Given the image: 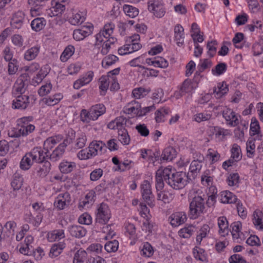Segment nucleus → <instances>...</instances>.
Listing matches in <instances>:
<instances>
[{
  "label": "nucleus",
  "instance_id": "44",
  "mask_svg": "<svg viewBox=\"0 0 263 263\" xmlns=\"http://www.w3.org/2000/svg\"><path fill=\"white\" fill-rule=\"evenodd\" d=\"M163 7V2L162 0H149L148 2V9L149 11H152L155 9Z\"/></svg>",
  "mask_w": 263,
  "mask_h": 263
},
{
  "label": "nucleus",
  "instance_id": "63",
  "mask_svg": "<svg viewBox=\"0 0 263 263\" xmlns=\"http://www.w3.org/2000/svg\"><path fill=\"white\" fill-rule=\"evenodd\" d=\"M246 243L251 246H259L260 245V240L256 235L251 236L249 237L247 239Z\"/></svg>",
  "mask_w": 263,
  "mask_h": 263
},
{
  "label": "nucleus",
  "instance_id": "24",
  "mask_svg": "<svg viewBox=\"0 0 263 263\" xmlns=\"http://www.w3.org/2000/svg\"><path fill=\"white\" fill-rule=\"evenodd\" d=\"M224 82L222 84L219 83L217 87H214V93L215 94V97L220 98L227 93L228 91V86L225 84L223 86Z\"/></svg>",
  "mask_w": 263,
  "mask_h": 263
},
{
  "label": "nucleus",
  "instance_id": "36",
  "mask_svg": "<svg viewBox=\"0 0 263 263\" xmlns=\"http://www.w3.org/2000/svg\"><path fill=\"white\" fill-rule=\"evenodd\" d=\"M95 192L93 191H90L88 193L85 197V199L80 202V206L84 207L86 205L88 204L89 203H92L94 201V197H95Z\"/></svg>",
  "mask_w": 263,
  "mask_h": 263
},
{
  "label": "nucleus",
  "instance_id": "19",
  "mask_svg": "<svg viewBox=\"0 0 263 263\" xmlns=\"http://www.w3.org/2000/svg\"><path fill=\"white\" fill-rule=\"evenodd\" d=\"M31 157L27 153L23 157L20 162V167L23 170H28L33 164V161L31 160Z\"/></svg>",
  "mask_w": 263,
  "mask_h": 263
},
{
  "label": "nucleus",
  "instance_id": "58",
  "mask_svg": "<svg viewBox=\"0 0 263 263\" xmlns=\"http://www.w3.org/2000/svg\"><path fill=\"white\" fill-rule=\"evenodd\" d=\"M255 148V140H249L247 142V151L248 156L252 158L254 153V149Z\"/></svg>",
  "mask_w": 263,
  "mask_h": 263
},
{
  "label": "nucleus",
  "instance_id": "7",
  "mask_svg": "<svg viewBox=\"0 0 263 263\" xmlns=\"http://www.w3.org/2000/svg\"><path fill=\"white\" fill-rule=\"evenodd\" d=\"M93 30L92 26H83L81 29L74 30L73 33V36L74 40L81 41L85 37L90 34Z\"/></svg>",
  "mask_w": 263,
  "mask_h": 263
},
{
  "label": "nucleus",
  "instance_id": "2",
  "mask_svg": "<svg viewBox=\"0 0 263 263\" xmlns=\"http://www.w3.org/2000/svg\"><path fill=\"white\" fill-rule=\"evenodd\" d=\"M204 209V199L201 196H195L190 204V213L191 218H197L203 213Z\"/></svg>",
  "mask_w": 263,
  "mask_h": 263
},
{
  "label": "nucleus",
  "instance_id": "39",
  "mask_svg": "<svg viewBox=\"0 0 263 263\" xmlns=\"http://www.w3.org/2000/svg\"><path fill=\"white\" fill-rule=\"evenodd\" d=\"M91 109L89 111H87L86 109H83L81 110L80 114L81 120L83 122H89L90 120H95V118H92V114Z\"/></svg>",
  "mask_w": 263,
  "mask_h": 263
},
{
  "label": "nucleus",
  "instance_id": "32",
  "mask_svg": "<svg viewBox=\"0 0 263 263\" xmlns=\"http://www.w3.org/2000/svg\"><path fill=\"white\" fill-rule=\"evenodd\" d=\"M119 247V242L117 240L109 241L105 245V250L109 253L115 252L117 251Z\"/></svg>",
  "mask_w": 263,
  "mask_h": 263
},
{
  "label": "nucleus",
  "instance_id": "64",
  "mask_svg": "<svg viewBox=\"0 0 263 263\" xmlns=\"http://www.w3.org/2000/svg\"><path fill=\"white\" fill-rule=\"evenodd\" d=\"M108 80V78L105 76H102L100 79V85L99 86V88L102 91L105 92L108 89L109 83Z\"/></svg>",
  "mask_w": 263,
  "mask_h": 263
},
{
  "label": "nucleus",
  "instance_id": "37",
  "mask_svg": "<svg viewBox=\"0 0 263 263\" xmlns=\"http://www.w3.org/2000/svg\"><path fill=\"white\" fill-rule=\"evenodd\" d=\"M64 248L63 244H54L50 251L49 255L51 257H57L60 255Z\"/></svg>",
  "mask_w": 263,
  "mask_h": 263
},
{
  "label": "nucleus",
  "instance_id": "52",
  "mask_svg": "<svg viewBox=\"0 0 263 263\" xmlns=\"http://www.w3.org/2000/svg\"><path fill=\"white\" fill-rule=\"evenodd\" d=\"M61 95L60 94H56L52 97H49L46 98L45 100V103L48 106H53L59 103L61 99Z\"/></svg>",
  "mask_w": 263,
  "mask_h": 263
},
{
  "label": "nucleus",
  "instance_id": "46",
  "mask_svg": "<svg viewBox=\"0 0 263 263\" xmlns=\"http://www.w3.org/2000/svg\"><path fill=\"white\" fill-rule=\"evenodd\" d=\"M115 121L116 122V128L118 130V132L121 129H126L125 126L126 125L127 121L126 118L122 116L116 118Z\"/></svg>",
  "mask_w": 263,
  "mask_h": 263
},
{
  "label": "nucleus",
  "instance_id": "31",
  "mask_svg": "<svg viewBox=\"0 0 263 263\" xmlns=\"http://www.w3.org/2000/svg\"><path fill=\"white\" fill-rule=\"evenodd\" d=\"M232 227V235L234 238L238 239L240 237L239 232L241 228V223L240 221H236L232 223L231 225Z\"/></svg>",
  "mask_w": 263,
  "mask_h": 263
},
{
  "label": "nucleus",
  "instance_id": "60",
  "mask_svg": "<svg viewBox=\"0 0 263 263\" xmlns=\"http://www.w3.org/2000/svg\"><path fill=\"white\" fill-rule=\"evenodd\" d=\"M52 88V85L50 83L42 86L38 90V93L40 96H44L47 95Z\"/></svg>",
  "mask_w": 263,
  "mask_h": 263
},
{
  "label": "nucleus",
  "instance_id": "35",
  "mask_svg": "<svg viewBox=\"0 0 263 263\" xmlns=\"http://www.w3.org/2000/svg\"><path fill=\"white\" fill-rule=\"evenodd\" d=\"M157 199L165 203H169L172 200V196L165 191H160V192L157 193Z\"/></svg>",
  "mask_w": 263,
  "mask_h": 263
},
{
  "label": "nucleus",
  "instance_id": "41",
  "mask_svg": "<svg viewBox=\"0 0 263 263\" xmlns=\"http://www.w3.org/2000/svg\"><path fill=\"white\" fill-rule=\"evenodd\" d=\"M151 91V89H145L143 87H139L135 88L133 90V95L136 98H140V97H143L146 94Z\"/></svg>",
  "mask_w": 263,
  "mask_h": 263
},
{
  "label": "nucleus",
  "instance_id": "6",
  "mask_svg": "<svg viewBox=\"0 0 263 263\" xmlns=\"http://www.w3.org/2000/svg\"><path fill=\"white\" fill-rule=\"evenodd\" d=\"M114 28L115 25L111 23L105 25L103 30L96 35L97 42L102 43L104 41L103 38H108L112 33Z\"/></svg>",
  "mask_w": 263,
  "mask_h": 263
},
{
  "label": "nucleus",
  "instance_id": "59",
  "mask_svg": "<svg viewBox=\"0 0 263 263\" xmlns=\"http://www.w3.org/2000/svg\"><path fill=\"white\" fill-rule=\"evenodd\" d=\"M78 221L81 224L89 225L91 223L92 218L90 215L84 213L80 216Z\"/></svg>",
  "mask_w": 263,
  "mask_h": 263
},
{
  "label": "nucleus",
  "instance_id": "13",
  "mask_svg": "<svg viewBox=\"0 0 263 263\" xmlns=\"http://www.w3.org/2000/svg\"><path fill=\"white\" fill-rule=\"evenodd\" d=\"M237 198L232 193L229 191L221 192V201L223 203H233L236 202Z\"/></svg>",
  "mask_w": 263,
  "mask_h": 263
},
{
  "label": "nucleus",
  "instance_id": "17",
  "mask_svg": "<svg viewBox=\"0 0 263 263\" xmlns=\"http://www.w3.org/2000/svg\"><path fill=\"white\" fill-rule=\"evenodd\" d=\"M201 161H199L198 160H193L190 165V175L191 177L192 180L195 179L198 173L199 172L201 168Z\"/></svg>",
  "mask_w": 263,
  "mask_h": 263
},
{
  "label": "nucleus",
  "instance_id": "48",
  "mask_svg": "<svg viewBox=\"0 0 263 263\" xmlns=\"http://www.w3.org/2000/svg\"><path fill=\"white\" fill-rule=\"evenodd\" d=\"M194 228L192 226H190L181 229L179 231L180 236L183 238H189L194 232Z\"/></svg>",
  "mask_w": 263,
  "mask_h": 263
},
{
  "label": "nucleus",
  "instance_id": "56",
  "mask_svg": "<svg viewBox=\"0 0 263 263\" xmlns=\"http://www.w3.org/2000/svg\"><path fill=\"white\" fill-rule=\"evenodd\" d=\"M84 20V17L81 16L79 13H76L69 18V22L72 25H78L81 24Z\"/></svg>",
  "mask_w": 263,
  "mask_h": 263
},
{
  "label": "nucleus",
  "instance_id": "61",
  "mask_svg": "<svg viewBox=\"0 0 263 263\" xmlns=\"http://www.w3.org/2000/svg\"><path fill=\"white\" fill-rule=\"evenodd\" d=\"M136 129L138 132L140 134L141 136L143 137H147L149 133L148 129L147 128L146 125L144 124H139L136 126Z\"/></svg>",
  "mask_w": 263,
  "mask_h": 263
},
{
  "label": "nucleus",
  "instance_id": "4",
  "mask_svg": "<svg viewBox=\"0 0 263 263\" xmlns=\"http://www.w3.org/2000/svg\"><path fill=\"white\" fill-rule=\"evenodd\" d=\"M96 220L97 222L106 224L110 218V211L107 205L102 203L97 210Z\"/></svg>",
  "mask_w": 263,
  "mask_h": 263
},
{
  "label": "nucleus",
  "instance_id": "62",
  "mask_svg": "<svg viewBox=\"0 0 263 263\" xmlns=\"http://www.w3.org/2000/svg\"><path fill=\"white\" fill-rule=\"evenodd\" d=\"M103 175V170L101 168H98L93 170L90 174V179L91 181L99 180Z\"/></svg>",
  "mask_w": 263,
  "mask_h": 263
},
{
  "label": "nucleus",
  "instance_id": "1",
  "mask_svg": "<svg viewBox=\"0 0 263 263\" xmlns=\"http://www.w3.org/2000/svg\"><path fill=\"white\" fill-rule=\"evenodd\" d=\"M164 181L174 190H180L184 188L192 178L190 173L184 172H173L171 168H164Z\"/></svg>",
  "mask_w": 263,
  "mask_h": 263
},
{
  "label": "nucleus",
  "instance_id": "50",
  "mask_svg": "<svg viewBox=\"0 0 263 263\" xmlns=\"http://www.w3.org/2000/svg\"><path fill=\"white\" fill-rule=\"evenodd\" d=\"M87 139L84 133H81L77 138L76 143V146L78 149L82 148L85 146Z\"/></svg>",
  "mask_w": 263,
  "mask_h": 263
},
{
  "label": "nucleus",
  "instance_id": "34",
  "mask_svg": "<svg viewBox=\"0 0 263 263\" xmlns=\"http://www.w3.org/2000/svg\"><path fill=\"white\" fill-rule=\"evenodd\" d=\"M65 150L61 148L60 147L58 146L52 152V154H49V159L53 161H56L59 159L63 155Z\"/></svg>",
  "mask_w": 263,
  "mask_h": 263
},
{
  "label": "nucleus",
  "instance_id": "47",
  "mask_svg": "<svg viewBox=\"0 0 263 263\" xmlns=\"http://www.w3.org/2000/svg\"><path fill=\"white\" fill-rule=\"evenodd\" d=\"M27 118H23L21 120L22 122L24 124V125H21L22 129L23 130V133L25 134L24 136H27L29 133H32L35 129V126L32 124H27L25 125V122L27 121Z\"/></svg>",
  "mask_w": 263,
  "mask_h": 263
},
{
  "label": "nucleus",
  "instance_id": "9",
  "mask_svg": "<svg viewBox=\"0 0 263 263\" xmlns=\"http://www.w3.org/2000/svg\"><path fill=\"white\" fill-rule=\"evenodd\" d=\"M170 219L171 225L173 227H177L185 221L186 216L184 213L177 212L172 214Z\"/></svg>",
  "mask_w": 263,
  "mask_h": 263
},
{
  "label": "nucleus",
  "instance_id": "26",
  "mask_svg": "<svg viewBox=\"0 0 263 263\" xmlns=\"http://www.w3.org/2000/svg\"><path fill=\"white\" fill-rule=\"evenodd\" d=\"M60 1H58L55 2V6L52 7L51 9V12L52 15H50L51 17L58 16L59 14L62 13V12L65 9V6L60 4Z\"/></svg>",
  "mask_w": 263,
  "mask_h": 263
},
{
  "label": "nucleus",
  "instance_id": "15",
  "mask_svg": "<svg viewBox=\"0 0 263 263\" xmlns=\"http://www.w3.org/2000/svg\"><path fill=\"white\" fill-rule=\"evenodd\" d=\"M183 27L180 25H177L175 27V39L177 41V44L179 46H181L183 44Z\"/></svg>",
  "mask_w": 263,
  "mask_h": 263
},
{
  "label": "nucleus",
  "instance_id": "3",
  "mask_svg": "<svg viewBox=\"0 0 263 263\" xmlns=\"http://www.w3.org/2000/svg\"><path fill=\"white\" fill-rule=\"evenodd\" d=\"M141 194L143 200L150 206H154V196L152 193L151 185L147 180H144L141 185Z\"/></svg>",
  "mask_w": 263,
  "mask_h": 263
},
{
  "label": "nucleus",
  "instance_id": "33",
  "mask_svg": "<svg viewBox=\"0 0 263 263\" xmlns=\"http://www.w3.org/2000/svg\"><path fill=\"white\" fill-rule=\"evenodd\" d=\"M23 179L19 174H15L14 176L11 186L14 190H19L23 185Z\"/></svg>",
  "mask_w": 263,
  "mask_h": 263
},
{
  "label": "nucleus",
  "instance_id": "57",
  "mask_svg": "<svg viewBox=\"0 0 263 263\" xmlns=\"http://www.w3.org/2000/svg\"><path fill=\"white\" fill-rule=\"evenodd\" d=\"M8 73L9 74H15L18 70L17 61L14 59L8 64Z\"/></svg>",
  "mask_w": 263,
  "mask_h": 263
},
{
  "label": "nucleus",
  "instance_id": "23",
  "mask_svg": "<svg viewBox=\"0 0 263 263\" xmlns=\"http://www.w3.org/2000/svg\"><path fill=\"white\" fill-rule=\"evenodd\" d=\"M218 225L219 228V233L220 234L228 233V222L226 217L222 216L218 218Z\"/></svg>",
  "mask_w": 263,
  "mask_h": 263
},
{
  "label": "nucleus",
  "instance_id": "16",
  "mask_svg": "<svg viewBox=\"0 0 263 263\" xmlns=\"http://www.w3.org/2000/svg\"><path fill=\"white\" fill-rule=\"evenodd\" d=\"M91 110L92 114V118L97 120L99 116L105 112L106 108L103 104H98L92 106L91 107Z\"/></svg>",
  "mask_w": 263,
  "mask_h": 263
},
{
  "label": "nucleus",
  "instance_id": "55",
  "mask_svg": "<svg viewBox=\"0 0 263 263\" xmlns=\"http://www.w3.org/2000/svg\"><path fill=\"white\" fill-rule=\"evenodd\" d=\"M168 65V62L162 57H157L154 60V66L162 68H166Z\"/></svg>",
  "mask_w": 263,
  "mask_h": 263
},
{
  "label": "nucleus",
  "instance_id": "11",
  "mask_svg": "<svg viewBox=\"0 0 263 263\" xmlns=\"http://www.w3.org/2000/svg\"><path fill=\"white\" fill-rule=\"evenodd\" d=\"M164 168H159L156 173V189L159 191L164 187Z\"/></svg>",
  "mask_w": 263,
  "mask_h": 263
},
{
  "label": "nucleus",
  "instance_id": "49",
  "mask_svg": "<svg viewBox=\"0 0 263 263\" xmlns=\"http://www.w3.org/2000/svg\"><path fill=\"white\" fill-rule=\"evenodd\" d=\"M24 133L21 126L20 127L13 128L11 130L8 132V135L12 138H18L21 136H24Z\"/></svg>",
  "mask_w": 263,
  "mask_h": 263
},
{
  "label": "nucleus",
  "instance_id": "43",
  "mask_svg": "<svg viewBox=\"0 0 263 263\" xmlns=\"http://www.w3.org/2000/svg\"><path fill=\"white\" fill-rule=\"evenodd\" d=\"M217 45V42L216 40H212L208 42L206 47L208 49V54L210 58H212L216 53L217 48L215 46Z\"/></svg>",
  "mask_w": 263,
  "mask_h": 263
},
{
  "label": "nucleus",
  "instance_id": "42",
  "mask_svg": "<svg viewBox=\"0 0 263 263\" xmlns=\"http://www.w3.org/2000/svg\"><path fill=\"white\" fill-rule=\"evenodd\" d=\"M26 81H24L22 79L17 80V84L15 85V91L20 95H22L26 89Z\"/></svg>",
  "mask_w": 263,
  "mask_h": 263
},
{
  "label": "nucleus",
  "instance_id": "22",
  "mask_svg": "<svg viewBox=\"0 0 263 263\" xmlns=\"http://www.w3.org/2000/svg\"><path fill=\"white\" fill-rule=\"evenodd\" d=\"M118 60L119 59L117 56L114 54H109L103 58L102 61V66L103 67L106 68L115 64Z\"/></svg>",
  "mask_w": 263,
  "mask_h": 263
},
{
  "label": "nucleus",
  "instance_id": "27",
  "mask_svg": "<svg viewBox=\"0 0 263 263\" xmlns=\"http://www.w3.org/2000/svg\"><path fill=\"white\" fill-rule=\"evenodd\" d=\"M124 13L129 17L134 18L139 14V10L136 7L129 5H124L123 6Z\"/></svg>",
  "mask_w": 263,
  "mask_h": 263
},
{
  "label": "nucleus",
  "instance_id": "20",
  "mask_svg": "<svg viewBox=\"0 0 263 263\" xmlns=\"http://www.w3.org/2000/svg\"><path fill=\"white\" fill-rule=\"evenodd\" d=\"M46 24V21L43 17H37L34 19L31 23V26L33 30L36 31L41 30Z\"/></svg>",
  "mask_w": 263,
  "mask_h": 263
},
{
  "label": "nucleus",
  "instance_id": "10",
  "mask_svg": "<svg viewBox=\"0 0 263 263\" xmlns=\"http://www.w3.org/2000/svg\"><path fill=\"white\" fill-rule=\"evenodd\" d=\"M68 231L72 237L81 238L85 236L86 230L81 226L73 225L68 228Z\"/></svg>",
  "mask_w": 263,
  "mask_h": 263
},
{
  "label": "nucleus",
  "instance_id": "53",
  "mask_svg": "<svg viewBox=\"0 0 263 263\" xmlns=\"http://www.w3.org/2000/svg\"><path fill=\"white\" fill-rule=\"evenodd\" d=\"M40 154H41V147H35L29 153V155L31 157L32 161L38 163V159L40 158Z\"/></svg>",
  "mask_w": 263,
  "mask_h": 263
},
{
  "label": "nucleus",
  "instance_id": "54",
  "mask_svg": "<svg viewBox=\"0 0 263 263\" xmlns=\"http://www.w3.org/2000/svg\"><path fill=\"white\" fill-rule=\"evenodd\" d=\"M239 176L237 173H233L228 177L227 181L229 185L234 186L239 183Z\"/></svg>",
  "mask_w": 263,
  "mask_h": 263
},
{
  "label": "nucleus",
  "instance_id": "14",
  "mask_svg": "<svg viewBox=\"0 0 263 263\" xmlns=\"http://www.w3.org/2000/svg\"><path fill=\"white\" fill-rule=\"evenodd\" d=\"M176 156V149L172 146H168L163 150L161 155V158L163 160L171 161Z\"/></svg>",
  "mask_w": 263,
  "mask_h": 263
},
{
  "label": "nucleus",
  "instance_id": "5",
  "mask_svg": "<svg viewBox=\"0 0 263 263\" xmlns=\"http://www.w3.org/2000/svg\"><path fill=\"white\" fill-rule=\"evenodd\" d=\"M71 197L70 194L66 192L59 194L56 198L54 205L59 210H63L70 204Z\"/></svg>",
  "mask_w": 263,
  "mask_h": 263
},
{
  "label": "nucleus",
  "instance_id": "45",
  "mask_svg": "<svg viewBox=\"0 0 263 263\" xmlns=\"http://www.w3.org/2000/svg\"><path fill=\"white\" fill-rule=\"evenodd\" d=\"M91 145L96 149L98 153V152H99L100 154H102L106 151V145L102 141H92L91 142Z\"/></svg>",
  "mask_w": 263,
  "mask_h": 263
},
{
  "label": "nucleus",
  "instance_id": "28",
  "mask_svg": "<svg viewBox=\"0 0 263 263\" xmlns=\"http://www.w3.org/2000/svg\"><path fill=\"white\" fill-rule=\"evenodd\" d=\"M87 257L86 251L82 250H78L74 254L73 263H84Z\"/></svg>",
  "mask_w": 263,
  "mask_h": 263
},
{
  "label": "nucleus",
  "instance_id": "12",
  "mask_svg": "<svg viewBox=\"0 0 263 263\" xmlns=\"http://www.w3.org/2000/svg\"><path fill=\"white\" fill-rule=\"evenodd\" d=\"M40 164L41 165L36 171V175L40 178H44L49 173L51 169V164L49 161Z\"/></svg>",
  "mask_w": 263,
  "mask_h": 263
},
{
  "label": "nucleus",
  "instance_id": "51",
  "mask_svg": "<svg viewBox=\"0 0 263 263\" xmlns=\"http://www.w3.org/2000/svg\"><path fill=\"white\" fill-rule=\"evenodd\" d=\"M142 254L146 257H149L153 254V249L151 244L145 242L141 250Z\"/></svg>",
  "mask_w": 263,
  "mask_h": 263
},
{
  "label": "nucleus",
  "instance_id": "18",
  "mask_svg": "<svg viewBox=\"0 0 263 263\" xmlns=\"http://www.w3.org/2000/svg\"><path fill=\"white\" fill-rule=\"evenodd\" d=\"M76 167V164L74 162L63 161L60 163L59 169L62 173L68 174L71 172Z\"/></svg>",
  "mask_w": 263,
  "mask_h": 263
},
{
  "label": "nucleus",
  "instance_id": "30",
  "mask_svg": "<svg viewBox=\"0 0 263 263\" xmlns=\"http://www.w3.org/2000/svg\"><path fill=\"white\" fill-rule=\"evenodd\" d=\"M57 143V140L53 137L47 138L44 143L43 149L46 151V153L49 154V151Z\"/></svg>",
  "mask_w": 263,
  "mask_h": 263
},
{
  "label": "nucleus",
  "instance_id": "8",
  "mask_svg": "<svg viewBox=\"0 0 263 263\" xmlns=\"http://www.w3.org/2000/svg\"><path fill=\"white\" fill-rule=\"evenodd\" d=\"M29 97L26 95H19L13 101L12 107L20 109H26L28 104Z\"/></svg>",
  "mask_w": 263,
  "mask_h": 263
},
{
  "label": "nucleus",
  "instance_id": "29",
  "mask_svg": "<svg viewBox=\"0 0 263 263\" xmlns=\"http://www.w3.org/2000/svg\"><path fill=\"white\" fill-rule=\"evenodd\" d=\"M119 140L124 145L129 143L130 138L126 129L119 130L118 132Z\"/></svg>",
  "mask_w": 263,
  "mask_h": 263
},
{
  "label": "nucleus",
  "instance_id": "21",
  "mask_svg": "<svg viewBox=\"0 0 263 263\" xmlns=\"http://www.w3.org/2000/svg\"><path fill=\"white\" fill-rule=\"evenodd\" d=\"M40 51V47L35 46L27 50L24 55V58L27 61L34 59Z\"/></svg>",
  "mask_w": 263,
  "mask_h": 263
},
{
  "label": "nucleus",
  "instance_id": "38",
  "mask_svg": "<svg viewBox=\"0 0 263 263\" xmlns=\"http://www.w3.org/2000/svg\"><path fill=\"white\" fill-rule=\"evenodd\" d=\"M251 135H258L260 133V126L259 122L255 118L252 119L250 124Z\"/></svg>",
  "mask_w": 263,
  "mask_h": 263
},
{
  "label": "nucleus",
  "instance_id": "40",
  "mask_svg": "<svg viewBox=\"0 0 263 263\" xmlns=\"http://www.w3.org/2000/svg\"><path fill=\"white\" fill-rule=\"evenodd\" d=\"M227 66L224 63H219L215 69H212V72L214 75L220 76L227 70Z\"/></svg>",
  "mask_w": 263,
  "mask_h": 263
},
{
  "label": "nucleus",
  "instance_id": "25",
  "mask_svg": "<svg viewBox=\"0 0 263 263\" xmlns=\"http://www.w3.org/2000/svg\"><path fill=\"white\" fill-rule=\"evenodd\" d=\"M74 52V47L73 46L69 45L67 46L62 53L60 59L62 62L66 61L70 58Z\"/></svg>",
  "mask_w": 263,
  "mask_h": 263
}]
</instances>
